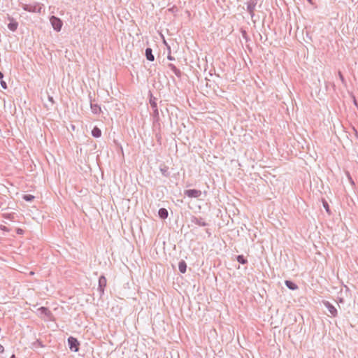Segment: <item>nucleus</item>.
Returning <instances> with one entry per match:
<instances>
[{"mask_svg":"<svg viewBox=\"0 0 358 358\" xmlns=\"http://www.w3.org/2000/svg\"><path fill=\"white\" fill-rule=\"evenodd\" d=\"M90 107H91L92 112L94 114H99V113H100V112L101 110L100 106H99L96 103H93L91 102Z\"/></svg>","mask_w":358,"mask_h":358,"instance_id":"nucleus-8","label":"nucleus"},{"mask_svg":"<svg viewBox=\"0 0 358 358\" xmlns=\"http://www.w3.org/2000/svg\"><path fill=\"white\" fill-rule=\"evenodd\" d=\"M145 56L147 59L150 62H153L155 60V57L152 54V50L150 48L145 49Z\"/></svg>","mask_w":358,"mask_h":358,"instance_id":"nucleus-7","label":"nucleus"},{"mask_svg":"<svg viewBox=\"0 0 358 358\" xmlns=\"http://www.w3.org/2000/svg\"><path fill=\"white\" fill-rule=\"evenodd\" d=\"M68 343L69 348L71 351H73L75 352L78 351L80 343L76 338H73L72 336L69 337L68 338Z\"/></svg>","mask_w":358,"mask_h":358,"instance_id":"nucleus-1","label":"nucleus"},{"mask_svg":"<svg viewBox=\"0 0 358 358\" xmlns=\"http://www.w3.org/2000/svg\"><path fill=\"white\" fill-rule=\"evenodd\" d=\"M23 231H23L22 229H17V233L18 234H23Z\"/></svg>","mask_w":358,"mask_h":358,"instance_id":"nucleus-30","label":"nucleus"},{"mask_svg":"<svg viewBox=\"0 0 358 358\" xmlns=\"http://www.w3.org/2000/svg\"><path fill=\"white\" fill-rule=\"evenodd\" d=\"M3 216L6 219H13V215L12 214H3Z\"/></svg>","mask_w":358,"mask_h":358,"instance_id":"nucleus-25","label":"nucleus"},{"mask_svg":"<svg viewBox=\"0 0 358 358\" xmlns=\"http://www.w3.org/2000/svg\"><path fill=\"white\" fill-rule=\"evenodd\" d=\"M50 21L51 22H59V23H61L62 22L59 18L57 17H55V16H52L51 18H50Z\"/></svg>","mask_w":358,"mask_h":358,"instance_id":"nucleus-20","label":"nucleus"},{"mask_svg":"<svg viewBox=\"0 0 358 358\" xmlns=\"http://www.w3.org/2000/svg\"><path fill=\"white\" fill-rule=\"evenodd\" d=\"M309 2H311V0H308Z\"/></svg>","mask_w":358,"mask_h":358,"instance_id":"nucleus-38","label":"nucleus"},{"mask_svg":"<svg viewBox=\"0 0 358 358\" xmlns=\"http://www.w3.org/2000/svg\"><path fill=\"white\" fill-rule=\"evenodd\" d=\"M324 304L331 317H336L337 315V310L331 303L325 301Z\"/></svg>","mask_w":358,"mask_h":358,"instance_id":"nucleus-5","label":"nucleus"},{"mask_svg":"<svg viewBox=\"0 0 358 358\" xmlns=\"http://www.w3.org/2000/svg\"><path fill=\"white\" fill-rule=\"evenodd\" d=\"M3 351H4V348L0 344V353L3 352Z\"/></svg>","mask_w":358,"mask_h":358,"instance_id":"nucleus-31","label":"nucleus"},{"mask_svg":"<svg viewBox=\"0 0 358 358\" xmlns=\"http://www.w3.org/2000/svg\"><path fill=\"white\" fill-rule=\"evenodd\" d=\"M0 85L2 87L3 89H6L7 88L6 83L4 80H2V79L1 80Z\"/></svg>","mask_w":358,"mask_h":358,"instance_id":"nucleus-24","label":"nucleus"},{"mask_svg":"<svg viewBox=\"0 0 358 358\" xmlns=\"http://www.w3.org/2000/svg\"><path fill=\"white\" fill-rule=\"evenodd\" d=\"M150 106L152 108H156L157 107V103L155 101V99L154 98L153 99H150Z\"/></svg>","mask_w":358,"mask_h":358,"instance_id":"nucleus-22","label":"nucleus"},{"mask_svg":"<svg viewBox=\"0 0 358 358\" xmlns=\"http://www.w3.org/2000/svg\"><path fill=\"white\" fill-rule=\"evenodd\" d=\"M242 33H243V37H244V38H246V36H245L246 32H245V30H243V31H242Z\"/></svg>","mask_w":358,"mask_h":358,"instance_id":"nucleus-32","label":"nucleus"},{"mask_svg":"<svg viewBox=\"0 0 358 358\" xmlns=\"http://www.w3.org/2000/svg\"><path fill=\"white\" fill-rule=\"evenodd\" d=\"M185 195L189 198H198L201 195V191L198 189H187L185 191Z\"/></svg>","mask_w":358,"mask_h":358,"instance_id":"nucleus-4","label":"nucleus"},{"mask_svg":"<svg viewBox=\"0 0 358 358\" xmlns=\"http://www.w3.org/2000/svg\"><path fill=\"white\" fill-rule=\"evenodd\" d=\"M92 135L94 138H99L101 135V131L98 127H95L92 131Z\"/></svg>","mask_w":358,"mask_h":358,"instance_id":"nucleus-12","label":"nucleus"},{"mask_svg":"<svg viewBox=\"0 0 358 358\" xmlns=\"http://www.w3.org/2000/svg\"><path fill=\"white\" fill-rule=\"evenodd\" d=\"M154 110V115L155 117H157L159 115V112H158V109H157V107L156 108H152Z\"/></svg>","mask_w":358,"mask_h":358,"instance_id":"nucleus-26","label":"nucleus"},{"mask_svg":"<svg viewBox=\"0 0 358 358\" xmlns=\"http://www.w3.org/2000/svg\"><path fill=\"white\" fill-rule=\"evenodd\" d=\"M323 206H324V208L326 209V210L327 212H329V205H328V203L325 201V202L323 203Z\"/></svg>","mask_w":358,"mask_h":358,"instance_id":"nucleus-29","label":"nucleus"},{"mask_svg":"<svg viewBox=\"0 0 358 358\" xmlns=\"http://www.w3.org/2000/svg\"><path fill=\"white\" fill-rule=\"evenodd\" d=\"M168 59H169V60H173V58L171 55H169V56H168Z\"/></svg>","mask_w":358,"mask_h":358,"instance_id":"nucleus-35","label":"nucleus"},{"mask_svg":"<svg viewBox=\"0 0 358 358\" xmlns=\"http://www.w3.org/2000/svg\"><path fill=\"white\" fill-rule=\"evenodd\" d=\"M236 259L237 261L242 264H245L248 262L247 259L243 255H238Z\"/></svg>","mask_w":358,"mask_h":358,"instance_id":"nucleus-15","label":"nucleus"},{"mask_svg":"<svg viewBox=\"0 0 358 358\" xmlns=\"http://www.w3.org/2000/svg\"><path fill=\"white\" fill-rule=\"evenodd\" d=\"M18 24H8V29L12 31H15L17 28Z\"/></svg>","mask_w":358,"mask_h":358,"instance_id":"nucleus-18","label":"nucleus"},{"mask_svg":"<svg viewBox=\"0 0 358 358\" xmlns=\"http://www.w3.org/2000/svg\"><path fill=\"white\" fill-rule=\"evenodd\" d=\"M53 29L56 31H59L62 29V26L63 24H51Z\"/></svg>","mask_w":358,"mask_h":358,"instance_id":"nucleus-19","label":"nucleus"},{"mask_svg":"<svg viewBox=\"0 0 358 358\" xmlns=\"http://www.w3.org/2000/svg\"><path fill=\"white\" fill-rule=\"evenodd\" d=\"M0 229L2 231H8V229L6 227V226H3V225H1L0 226Z\"/></svg>","mask_w":358,"mask_h":358,"instance_id":"nucleus-27","label":"nucleus"},{"mask_svg":"<svg viewBox=\"0 0 358 358\" xmlns=\"http://www.w3.org/2000/svg\"><path fill=\"white\" fill-rule=\"evenodd\" d=\"M3 78V74L1 71H0V80H1Z\"/></svg>","mask_w":358,"mask_h":358,"instance_id":"nucleus-33","label":"nucleus"},{"mask_svg":"<svg viewBox=\"0 0 358 358\" xmlns=\"http://www.w3.org/2000/svg\"><path fill=\"white\" fill-rule=\"evenodd\" d=\"M41 310L42 311V313H47V312L50 313V311L48 310V308H45V307H42L41 308Z\"/></svg>","mask_w":358,"mask_h":358,"instance_id":"nucleus-28","label":"nucleus"},{"mask_svg":"<svg viewBox=\"0 0 358 358\" xmlns=\"http://www.w3.org/2000/svg\"><path fill=\"white\" fill-rule=\"evenodd\" d=\"M106 286V278L105 276L101 275L99 279V289L101 292V294H103L104 287Z\"/></svg>","mask_w":358,"mask_h":358,"instance_id":"nucleus-6","label":"nucleus"},{"mask_svg":"<svg viewBox=\"0 0 358 358\" xmlns=\"http://www.w3.org/2000/svg\"><path fill=\"white\" fill-rule=\"evenodd\" d=\"M178 268L180 273H185L187 269V264L184 260L179 262Z\"/></svg>","mask_w":358,"mask_h":358,"instance_id":"nucleus-10","label":"nucleus"},{"mask_svg":"<svg viewBox=\"0 0 358 358\" xmlns=\"http://www.w3.org/2000/svg\"><path fill=\"white\" fill-rule=\"evenodd\" d=\"M160 171L162 174L165 177H169L170 175V173L169 171V168L166 166H162L160 167Z\"/></svg>","mask_w":358,"mask_h":358,"instance_id":"nucleus-14","label":"nucleus"},{"mask_svg":"<svg viewBox=\"0 0 358 358\" xmlns=\"http://www.w3.org/2000/svg\"><path fill=\"white\" fill-rule=\"evenodd\" d=\"M22 198L27 201H31L34 200V196L31 194H24Z\"/></svg>","mask_w":358,"mask_h":358,"instance_id":"nucleus-16","label":"nucleus"},{"mask_svg":"<svg viewBox=\"0 0 358 358\" xmlns=\"http://www.w3.org/2000/svg\"><path fill=\"white\" fill-rule=\"evenodd\" d=\"M354 103H355V105H357V101H356V99H355V97H354Z\"/></svg>","mask_w":358,"mask_h":358,"instance_id":"nucleus-36","label":"nucleus"},{"mask_svg":"<svg viewBox=\"0 0 358 358\" xmlns=\"http://www.w3.org/2000/svg\"><path fill=\"white\" fill-rule=\"evenodd\" d=\"M338 76H339V78H340L341 81L342 82V83L345 85L346 84L345 80L341 71H338Z\"/></svg>","mask_w":358,"mask_h":358,"instance_id":"nucleus-21","label":"nucleus"},{"mask_svg":"<svg viewBox=\"0 0 358 358\" xmlns=\"http://www.w3.org/2000/svg\"><path fill=\"white\" fill-rule=\"evenodd\" d=\"M285 285L291 290H295L298 288V286L290 280H285Z\"/></svg>","mask_w":358,"mask_h":358,"instance_id":"nucleus-11","label":"nucleus"},{"mask_svg":"<svg viewBox=\"0 0 358 358\" xmlns=\"http://www.w3.org/2000/svg\"><path fill=\"white\" fill-rule=\"evenodd\" d=\"M348 178H349V179L350 180L351 182H352V183H354V182L352 180V178L350 176V174H349V173H348Z\"/></svg>","mask_w":358,"mask_h":358,"instance_id":"nucleus-34","label":"nucleus"},{"mask_svg":"<svg viewBox=\"0 0 358 358\" xmlns=\"http://www.w3.org/2000/svg\"><path fill=\"white\" fill-rule=\"evenodd\" d=\"M178 9L176 6H173L172 8L168 9V12L169 13H176L178 12Z\"/></svg>","mask_w":358,"mask_h":358,"instance_id":"nucleus-23","label":"nucleus"},{"mask_svg":"<svg viewBox=\"0 0 358 358\" xmlns=\"http://www.w3.org/2000/svg\"><path fill=\"white\" fill-rule=\"evenodd\" d=\"M258 0H250L249 2L247 3V9L249 13L251 15L252 22H255L256 20L253 19V12L255 10V8L257 3Z\"/></svg>","mask_w":358,"mask_h":358,"instance_id":"nucleus-3","label":"nucleus"},{"mask_svg":"<svg viewBox=\"0 0 358 358\" xmlns=\"http://www.w3.org/2000/svg\"><path fill=\"white\" fill-rule=\"evenodd\" d=\"M158 215L162 219H166L168 217V210L166 208H162L158 211Z\"/></svg>","mask_w":358,"mask_h":358,"instance_id":"nucleus-9","label":"nucleus"},{"mask_svg":"<svg viewBox=\"0 0 358 358\" xmlns=\"http://www.w3.org/2000/svg\"><path fill=\"white\" fill-rule=\"evenodd\" d=\"M10 358H15V355H13L10 357Z\"/></svg>","mask_w":358,"mask_h":358,"instance_id":"nucleus-37","label":"nucleus"},{"mask_svg":"<svg viewBox=\"0 0 358 358\" xmlns=\"http://www.w3.org/2000/svg\"><path fill=\"white\" fill-rule=\"evenodd\" d=\"M190 222L192 224L198 225L200 227H206L208 225V223H206L204 219L201 217L192 216L190 218Z\"/></svg>","mask_w":358,"mask_h":358,"instance_id":"nucleus-2","label":"nucleus"},{"mask_svg":"<svg viewBox=\"0 0 358 358\" xmlns=\"http://www.w3.org/2000/svg\"><path fill=\"white\" fill-rule=\"evenodd\" d=\"M309 358H311V357H309Z\"/></svg>","mask_w":358,"mask_h":358,"instance_id":"nucleus-39","label":"nucleus"},{"mask_svg":"<svg viewBox=\"0 0 358 358\" xmlns=\"http://www.w3.org/2000/svg\"><path fill=\"white\" fill-rule=\"evenodd\" d=\"M169 67L176 76H178V77L180 76L181 72L178 68H176V66L175 65L170 64Z\"/></svg>","mask_w":358,"mask_h":358,"instance_id":"nucleus-13","label":"nucleus"},{"mask_svg":"<svg viewBox=\"0 0 358 358\" xmlns=\"http://www.w3.org/2000/svg\"><path fill=\"white\" fill-rule=\"evenodd\" d=\"M42 8L43 7L41 5H36L33 6V8L31 10L33 12L41 13Z\"/></svg>","mask_w":358,"mask_h":358,"instance_id":"nucleus-17","label":"nucleus"}]
</instances>
